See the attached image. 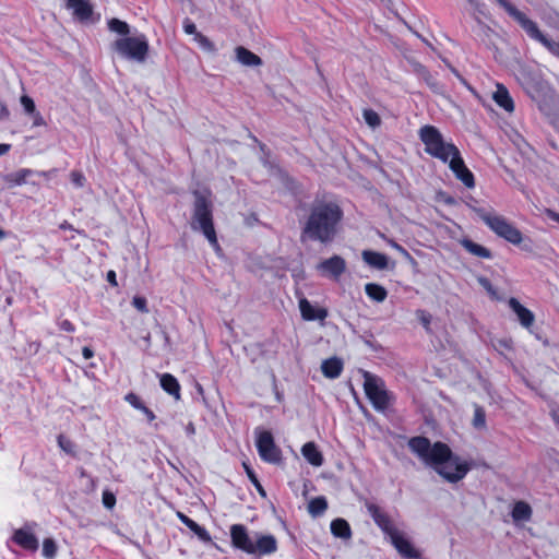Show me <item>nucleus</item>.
Masks as SVG:
<instances>
[{"label":"nucleus","instance_id":"1","mask_svg":"<svg viewBox=\"0 0 559 559\" xmlns=\"http://www.w3.org/2000/svg\"><path fill=\"white\" fill-rule=\"evenodd\" d=\"M409 449L429 467L433 468L449 483H457L469 471V465L454 455L442 442L431 443L425 437H414L408 442Z\"/></svg>","mask_w":559,"mask_h":559},{"label":"nucleus","instance_id":"2","mask_svg":"<svg viewBox=\"0 0 559 559\" xmlns=\"http://www.w3.org/2000/svg\"><path fill=\"white\" fill-rule=\"evenodd\" d=\"M342 216L343 213L335 203L314 205L304 228V236L322 243L332 241Z\"/></svg>","mask_w":559,"mask_h":559},{"label":"nucleus","instance_id":"3","mask_svg":"<svg viewBox=\"0 0 559 559\" xmlns=\"http://www.w3.org/2000/svg\"><path fill=\"white\" fill-rule=\"evenodd\" d=\"M230 537L234 547L249 555L266 556L277 550V542L273 535L258 532L250 535L242 524L231 525Z\"/></svg>","mask_w":559,"mask_h":559},{"label":"nucleus","instance_id":"4","mask_svg":"<svg viewBox=\"0 0 559 559\" xmlns=\"http://www.w3.org/2000/svg\"><path fill=\"white\" fill-rule=\"evenodd\" d=\"M506 11L507 13L513 17L519 25L525 31L527 36H530L533 40L542 44L552 56L559 59V43L552 40L548 36H546L537 26V24L527 17L523 12L518 10L513 4H511L508 0H496Z\"/></svg>","mask_w":559,"mask_h":559},{"label":"nucleus","instance_id":"5","mask_svg":"<svg viewBox=\"0 0 559 559\" xmlns=\"http://www.w3.org/2000/svg\"><path fill=\"white\" fill-rule=\"evenodd\" d=\"M194 210L191 221L193 230L203 233L209 242L218 248L216 233L213 226L212 205L209 199L201 192H194Z\"/></svg>","mask_w":559,"mask_h":559},{"label":"nucleus","instance_id":"6","mask_svg":"<svg viewBox=\"0 0 559 559\" xmlns=\"http://www.w3.org/2000/svg\"><path fill=\"white\" fill-rule=\"evenodd\" d=\"M418 135L425 144V152L443 163H448L459 151L453 143L444 141L440 131L433 126L421 127Z\"/></svg>","mask_w":559,"mask_h":559},{"label":"nucleus","instance_id":"7","mask_svg":"<svg viewBox=\"0 0 559 559\" xmlns=\"http://www.w3.org/2000/svg\"><path fill=\"white\" fill-rule=\"evenodd\" d=\"M474 211L497 236L512 245H520L522 242V233L502 215L483 207H476Z\"/></svg>","mask_w":559,"mask_h":559},{"label":"nucleus","instance_id":"8","mask_svg":"<svg viewBox=\"0 0 559 559\" xmlns=\"http://www.w3.org/2000/svg\"><path fill=\"white\" fill-rule=\"evenodd\" d=\"M115 51L122 58L144 63L148 55V40L144 34L121 37L112 44Z\"/></svg>","mask_w":559,"mask_h":559},{"label":"nucleus","instance_id":"9","mask_svg":"<svg viewBox=\"0 0 559 559\" xmlns=\"http://www.w3.org/2000/svg\"><path fill=\"white\" fill-rule=\"evenodd\" d=\"M364 390L378 412H384L392 402L393 396L385 389L383 380L368 371H364Z\"/></svg>","mask_w":559,"mask_h":559},{"label":"nucleus","instance_id":"10","mask_svg":"<svg viewBox=\"0 0 559 559\" xmlns=\"http://www.w3.org/2000/svg\"><path fill=\"white\" fill-rule=\"evenodd\" d=\"M257 449L260 457L267 463H277L281 460V451L275 445L270 431H257Z\"/></svg>","mask_w":559,"mask_h":559},{"label":"nucleus","instance_id":"11","mask_svg":"<svg viewBox=\"0 0 559 559\" xmlns=\"http://www.w3.org/2000/svg\"><path fill=\"white\" fill-rule=\"evenodd\" d=\"M450 169L453 171L455 177L462 181V183L472 189L475 187V179L473 173L465 166L463 158L461 157L460 151L456 152L449 160H448Z\"/></svg>","mask_w":559,"mask_h":559},{"label":"nucleus","instance_id":"12","mask_svg":"<svg viewBox=\"0 0 559 559\" xmlns=\"http://www.w3.org/2000/svg\"><path fill=\"white\" fill-rule=\"evenodd\" d=\"M450 169L453 171L455 177L462 181V183L472 189L475 187V179L473 173L465 166L463 158L461 157L460 151L456 152L449 160H448Z\"/></svg>","mask_w":559,"mask_h":559},{"label":"nucleus","instance_id":"13","mask_svg":"<svg viewBox=\"0 0 559 559\" xmlns=\"http://www.w3.org/2000/svg\"><path fill=\"white\" fill-rule=\"evenodd\" d=\"M316 269L322 276L338 280L346 270V262L342 257L333 255L321 261Z\"/></svg>","mask_w":559,"mask_h":559},{"label":"nucleus","instance_id":"14","mask_svg":"<svg viewBox=\"0 0 559 559\" xmlns=\"http://www.w3.org/2000/svg\"><path fill=\"white\" fill-rule=\"evenodd\" d=\"M392 545L399 551V554L405 559H419L420 552L417 550L413 544L406 538V536L397 531L390 538Z\"/></svg>","mask_w":559,"mask_h":559},{"label":"nucleus","instance_id":"15","mask_svg":"<svg viewBox=\"0 0 559 559\" xmlns=\"http://www.w3.org/2000/svg\"><path fill=\"white\" fill-rule=\"evenodd\" d=\"M368 513L374 521V523L383 531L385 535L390 538L396 533L399 530L394 526L390 518L376 504L367 506Z\"/></svg>","mask_w":559,"mask_h":559},{"label":"nucleus","instance_id":"16","mask_svg":"<svg viewBox=\"0 0 559 559\" xmlns=\"http://www.w3.org/2000/svg\"><path fill=\"white\" fill-rule=\"evenodd\" d=\"M66 8L80 22H87L93 14V5L90 0H66Z\"/></svg>","mask_w":559,"mask_h":559},{"label":"nucleus","instance_id":"17","mask_svg":"<svg viewBox=\"0 0 559 559\" xmlns=\"http://www.w3.org/2000/svg\"><path fill=\"white\" fill-rule=\"evenodd\" d=\"M13 542L26 550H37L38 540L28 527L19 528L13 534Z\"/></svg>","mask_w":559,"mask_h":559},{"label":"nucleus","instance_id":"18","mask_svg":"<svg viewBox=\"0 0 559 559\" xmlns=\"http://www.w3.org/2000/svg\"><path fill=\"white\" fill-rule=\"evenodd\" d=\"M299 310L302 319L307 321H322L328 317L326 309L313 307L306 298L299 300Z\"/></svg>","mask_w":559,"mask_h":559},{"label":"nucleus","instance_id":"19","mask_svg":"<svg viewBox=\"0 0 559 559\" xmlns=\"http://www.w3.org/2000/svg\"><path fill=\"white\" fill-rule=\"evenodd\" d=\"M509 307L516 314L522 326L528 329L534 323L535 317L531 310L525 308L516 298L509 299Z\"/></svg>","mask_w":559,"mask_h":559},{"label":"nucleus","instance_id":"20","mask_svg":"<svg viewBox=\"0 0 559 559\" xmlns=\"http://www.w3.org/2000/svg\"><path fill=\"white\" fill-rule=\"evenodd\" d=\"M493 100L496 104L503 108L508 112H512L514 110V103L512 97L510 96L508 90L501 85L498 84L497 88L492 95Z\"/></svg>","mask_w":559,"mask_h":559},{"label":"nucleus","instance_id":"21","mask_svg":"<svg viewBox=\"0 0 559 559\" xmlns=\"http://www.w3.org/2000/svg\"><path fill=\"white\" fill-rule=\"evenodd\" d=\"M321 370L324 377L329 379H336L343 371V362L337 357H332L323 360Z\"/></svg>","mask_w":559,"mask_h":559},{"label":"nucleus","instance_id":"22","mask_svg":"<svg viewBox=\"0 0 559 559\" xmlns=\"http://www.w3.org/2000/svg\"><path fill=\"white\" fill-rule=\"evenodd\" d=\"M362 260L377 270H384L388 266L386 255L380 252L365 250L362 251Z\"/></svg>","mask_w":559,"mask_h":559},{"label":"nucleus","instance_id":"23","mask_svg":"<svg viewBox=\"0 0 559 559\" xmlns=\"http://www.w3.org/2000/svg\"><path fill=\"white\" fill-rule=\"evenodd\" d=\"M304 457L313 466L319 467L323 464L322 453L313 442H307L301 448Z\"/></svg>","mask_w":559,"mask_h":559},{"label":"nucleus","instance_id":"24","mask_svg":"<svg viewBox=\"0 0 559 559\" xmlns=\"http://www.w3.org/2000/svg\"><path fill=\"white\" fill-rule=\"evenodd\" d=\"M235 52H236L237 61L240 62L243 66L257 67V66H260L262 63V60H261V58L259 56H257L255 53L251 52L250 50H248L245 47H241V46L237 47Z\"/></svg>","mask_w":559,"mask_h":559},{"label":"nucleus","instance_id":"25","mask_svg":"<svg viewBox=\"0 0 559 559\" xmlns=\"http://www.w3.org/2000/svg\"><path fill=\"white\" fill-rule=\"evenodd\" d=\"M160 386L165 392L179 399L180 385L177 379L170 373H164L160 376Z\"/></svg>","mask_w":559,"mask_h":559},{"label":"nucleus","instance_id":"26","mask_svg":"<svg viewBox=\"0 0 559 559\" xmlns=\"http://www.w3.org/2000/svg\"><path fill=\"white\" fill-rule=\"evenodd\" d=\"M331 533L342 539H349L352 537L350 526L344 519H335L331 522Z\"/></svg>","mask_w":559,"mask_h":559},{"label":"nucleus","instance_id":"27","mask_svg":"<svg viewBox=\"0 0 559 559\" xmlns=\"http://www.w3.org/2000/svg\"><path fill=\"white\" fill-rule=\"evenodd\" d=\"M179 519L201 540H203V542H210L211 540V536H210L209 532L204 527L200 526L197 522H194L193 520H191L190 518H188L187 515H185L182 513H179Z\"/></svg>","mask_w":559,"mask_h":559},{"label":"nucleus","instance_id":"28","mask_svg":"<svg viewBox=\"0 0 559 559\" xmlns=\"http://www.w3.org/2000/svg\"><path fill=\"white\" fill-rule=\"evenodd\" d=\"M365 292H366V295L370 299H372L377 302L384 301L388 296L385 288L383 286L374 284V283L367 284L365 286Z\"/></svg>","mask_w":559,"mask_h":559},{"label":"nucleus","instance_id":"29","mask_svg":"<svg viewBox=\"0 0 559 559\" xmlns=\"http://www.w3.org/2000/svg\"><path fill=\"white\" fill-rule=\"evenodd\" d=\"M33 174L31 169H19L17 171L8 174L5 176V182L10 186H22L26 182L27 178Z\"/></svg>","mask_w":559,"mask_h":559},{"label":"nucleus","instance_id":"30","mask_svg":"<svg viewBox=\"0 0 559 559\" xmlns=\"http://www.w3.org/2000/svg\"><path fill=\"white\" fill-rule=\"evenodd\" d=\"M532 516V508L523 501L514 504L512 510V518L514 521H528Z\"/></svg>","mask_w":559,"mask_h":559},{"label":"nucleus","instance_id":"31","mask_svg":"<svg viewBox=\"0 0 559 559\" xmlns=\"http://www.w3.org/2000/svg\"><path fill=\"white\" fill-rule=\"evenodd\" d=\"M108 29L112 33H116L122 37H128L130 34V26L127 22L121 21L119 19L112 17L107 21Z\"/></svg>","mask_w":559,"mask_h":559},{"label":"nucleus","instance_id":"32","mask_svg":"<svg viewBox=\"0 0 559 559\" xmlns=\"http://www.w3.org/2000/svg\"><path fill=\"white\" fill-rule=\"evenodd\" d=\"M328 509V502L324 497L313 498L308 504V511L312 516L321 515Z\"/></svg>","mask_w":559,"mask_h":559},{"label":"nucleus","instance_id":"33","mask_svg":"<svg viewBox=\"0 0 559 559\" xmlns=\"http://www.w3.org/2000/svg\"><path fill=\"white\" fill-rule=\"evenodd\" d=\"M194 40L198 43L199 47L207 53H216L217 49L213 41H211L203 34H195Z\"/></svg>","mask_w":559,"mask_h":559},{"label":"nucleus","instance_id":"34","mask_svg":"<svg viewBox=\"0 0 559 559\" xmlns=\"http://www.w3.org/2000/svg\"><path fill=\"white\" fill-rule=\"evenodd\" d=\"M465 248L473 254L480 257V258H490V252L487 248L475 243L473 241H466L464 243Z\"/></svg>","mask_w":559,"mask_h":559},{"label":"nucleus","instance_id":"35","mask_svg":"<svg viewBox=\"0 0 559 559\" xmlns=\"http://www.w3.org/2000/svg\"><path fill=\"white\" fill-rule=\"evenodd\" d=\"M57 554V545L53 539L46 538L43 542V556L46 559H53Z\"/></svg>","mask_w":559,"mask_h":559},{"label":"nucleus","instance_id":"36","mask_svg":"<svg viewBox=\"0 0 559 559\" xmlns=\"http://www.w3.org/2000/svg\"><path fill=\"white\" fill-rule=\"evenodd\" d=\"M473 426L476 429H483L486 427V415L485 411L480 406H475Z\"/></svg>","mask_w":559,"mask_h":559},{"label":"nucleus","instance_id":"37","mask_svg":"<svg viewBox=\"0 0 559 559\" xmlns=\"http://www.w3.org/2000/svg\"><path fill=\"white\" fill-rule=\"evenodd\" d=\"M362 116H364V119H365L366 123L369 127L374 129V128L380 126V122H381L380 117L372 109H365L364 112H362Z\"/></svg>","mask_w":559,"mask_h":559},{"label":"nucleus","instance_id":"38","mask_svg":"<svg viewBox=\"0 0 559 559\" xmlns=\"http://www.w3.org/2000/svg\"><path fill=\"white\" fill-rule=\"evenodd\" d=\"M416 317L419 320V322L423 324L425 330L429 332L430 330V322H431V316L425 310H417Z\"/></svg>","mask_w":559,"mask_h":559},{"label":"nucleus","instance_id":"39","mask_svg":"<svg viewBox=\"0 0 559 559\" xmlns=\"http://www.w3.org/2000/svg\"><path fill=\"white\" fill-rule=\"evenodd\" d=\"M21 105L23 106L25 112L32 115L35 114L36 107L34 100L27 95H23L21 97Z\"/></svg>","mask_w":559,"mask_h":559},{"label":"nucleus","instance_id":"40","mask_svg":"<svg viewBox=\"0 0 559 559\" xmlns=\"http://www.w3.org/2000/svg\"><path fill=\"white\" fill-rule=\"evenodd\" d=\"M126 401L133 406L134 408L143 412V409L146 407L141 400L133 393H129L126 395Z\"/></svg>","mask_w":559,"mask_h":559},{"label":"nucleus","instance_id":"41","mask_svg":"<svg viewBox=\"0 0 559 559\" xmlns=\"http://www.w3.org/2000/svg\"><path fill=\"white\" fill-rule=\"evenodd\" d=\"M132 305L134 306V308H136L140 312H143V313H147L148 312V309H147V302H146V299L144 297H141V296H135L133 297L132 299Z\"/></svg>","mask_w":559,"mask_h":559},{"label":"nucleus","instance_id":"42","mask_svg":"<svg viewBox=\"0 0 559 559\" xmlns=\"http://www.w3.org/2000/svg\"><path fill=\"white\" fill-rule=\"evenodd\" d=\"M103 504L107 508V509H112L114 506L116 504V497L112 492L110 491H104L103 492Z\"/></svg>","mask_w":559,"mask_h":559},{"label":"nucleus","instance_id":"43","mask_svg":"<svg viewBox=\"0 0 559 559\" xmlns=\"http://www.w3.org/2000/svg\"><path fill=\"white\" fill-rule=\"evenodd\" d=\"M71 181L72 183L75 186V187H83L84 186V182H85V177L82 173L80 171H72L71 173Z\"/></svg>","mask_w":559,"mask_h":559},{"label":"nucleus","instance_id":"44","mask_svg":"<svg viewBox=\"0 0 559 559\" xmlns=\"http://www.w3.org/2000/svg\"><path fill=\"white\" fill-rule=\"evenodd\" d=\"M58 444L64 452L70 453L73 450L72 442L63 436L58 437Z\"/></svg>","mask_w":559,"mask_h":559},{"label":"nucleus","instance_id":"45","mask_svg":"<svg viewBox=\"0 0 559 559\" xmlns=\"http://www.w3.org/2000/svg\"><path fill=\"white\" fill-rule=\"evenodd\" d=\"M183 29L189 35H194L195 36V34H200L197 31L195 24L193 22H191L190 20H188V19L183 22Z\"/></svg>","mask_w":559,"mask_h":559},{"label":"nucleus","instance_id":"46","mask_svg":"<svg viewBox=\"0 0 559 559\" xmlns=\"http://www.w3.org/2000/svg\"><path fill=\"white\" fill-rule=\"evenodd\" d=\"M389 245L395 249L400 254H402L403 257L405 258H411L409 253L407 252V250L405 248H403L401 245H399L397 242H395L394 240H389Z\"/></svg>","mask_w":559,"mask_h":559},{"label":"nucleus","instance_id":"47","mask_svg":"<svg viewBox=\"0 0 559 559\" xmlns=\"http://www.w3.org/2000/svg\"><path fill=\"white\" fill-rule=\"evenodd\" d=\"M243 467L246 469V473H247L249 479L252 481V484L254 486H259V480H258L254 472L246 463H243Z\"/></svg>","mask_w":559,"mask_h":559},{"label":"nucleus","instance_id":"48","mask_svg":"<svg viewBox=\"0 0 559 559\" xmlns=\"http://www.w3.org/2000/svg\"><path fill=\"white\" fill-rule=\"evenodd\" d=\"M32 116H33V126L34 127H40V126L45 124V120L38 111H35V114H32Z\"/></svg>","mask_w":559,"mask_h":559},{"label":"nucleus","instance_id":"49","mask_svg":"<svg viewBox=\"0 0 559 559\" xmlns=\"http://www.w3.org/2000/svg\"><path fill=\"white\" fill-rule=\"evenodd\" d=\"M478 282L489 294L495 295V290L487 278L480 277Z\"/></svg>","mask_w":559,"mask_h":559},{"label":"nucleus","instance_id":"50","mask_svg":"<svg viewBox=\"0 0 559 559\" xmlns=\"http://www.w3.org/2000/svg\"><path fill=\"white\" fill-rule=\"evenodd\" d=\"M60 329L66 332H74V325L69 320L61 321Z\"/></svg>","mask_w":559,"mask_h":559},{"label":"nucleus","instance_id":"51","mask_svg":"<svg viewBox=\"0 0 559 559\" xmlns=\"http://www.w3.org/2000/svg\"><path fill=\"white\" fill-rule=\"evenodd\" d=\"M546 215L549 219L554 221V222H557L559 224V214L556 213L555 211L552 210H547L546 211Z\"/></svg>","mask_w":559,"mask_h":559},{"label":"nucleus","instance_id":"52","mask_svg":"<svg viewBox=\"0 0 559 559\" xmlns=\"http://www.w3.org/2000/svg\"><path fill=\"white\" fill-rule=\"evenodd\" d=\"M82 355L85 359H90L94 356V352L90 347H83Z\"/></svg>","mask_w":559,"mask_h":559},{"label":"nucleus","instance_id":"53","mask_svg":"<svg viewBox=\"0 0 559 559\" xmlns=\"http://www.w3.org/2000/svg\"><path fill=\"white\" fill-rule=\"evenodd\" d=\"M185 431L188 436H193L195 433L194 425L192 423H188L185 427Z\"/></svg>","mask_w":559,"mask_h":559},{"label":"nucleus","instance_id":"54","mask_svg":"<svg viewBox=\"0 0 559 559\" xmlns=\"http://www.w3.org/2000/svg\"><path fill=\"white\" fill-rule=\"evenodd\" d=\"M11 150L10 144L0 143V156L5 155Z\"/></svg>","mask_w":559,"mask_h":559},{"label":"nucleus","instance_id":"55","mask_svg":"<svg viewBox=\"0 0 559 559\" xmlns=\"http://www.w3.org/2000/svg\"><path fill=\"white\" fill-rule=\"evenodd\" d=\"M107 281L112 284V285H117V282H116V273L114 271H109L107 273Z\"/></svg>","mask_w":559,"mask_h":559},{"label":"nucleus","instance_id":"56","mask_svg":"<svg viewBox=\"0 0 559 559\" xmlns=\"http://www.w3.org/2000/svg\"><path fill=\"white\" fill-rule=\"evenodd\" d=\"M142 413L147 417L150 421H153L155 419L154 413L147 407H145Z\"/></svg>","mask_w":559,"mask_h":559},{"label":"nucleus","instance_id":"57","mask_svg":"<svg viewBox=\"0 0 559 559\" xmlns=\"http://www.w3.org/2000/svg\"><path fill=\"white\" fill-rule=\"evenodd\" d=\"M255 487H257L258 491H259L261 495H263V496L265 495V492H264V490H263V488H262V486H261V484H260V483H259V486H255Z\"/></svg>","mask_w":559,"mask_h":559},{"label":"nucleus","instance_id":"58","mask_svg":"<svg viewBox=\"0 0 559 559\" xmlns=\"http://www.w3.org/2000/svg\"><path fill=\"white\" fill-rule=\"evenodd\" d=\"M255 487H257L258 491H259L261 495H263V496L265 495V492H264V490H263V488H262V486H261V484H260V483H259V486H255Z\"/></svg>","mask_w":559,"mask_h":559},{"label":"nucleus","instance_id":"59","mask_svg":"<svg viewBox=\"0 0 559 559\" xmlns=\"http://www.w3.org/2000/svg\"><path fill=\"white\" fill-rule=\"evenodd\" d=\"M7 236L5 231L0 228V240H2Z\"/></svg>","mask_w":559,"mask_h":559},{"label":"nucleus","instance_id":"60","mask_svg":"<svg viewBox=\"0 0 559 559\" xmlns=\"http://www.w3.org/2000/svg\"><path fill=\"white\" fill-rule=\"evenodd\" d=\"M500 344H501V347H508L509 346L507 341H501Z\"/></svg>","mask_w":559,"mask_h":559},{"label":"nucleus","instance_id":"61","mask_svg":"<svg viewBox=\"0 0 559 559\" xmlns=\"http://www.w3.org/2000/svg\"><path fill=\"white\" fill-rule=\"evenodd\" d=\"M500 344H501V347H508L509 346L507 341H501Z\"/></svg>","mask_w":559,"mask_h":559},{"label":"nucleus","instance_id":"62","mask_svg":"<svg viewBox=\"0 0 559 559\" xmlns=\"http://www.w3.org/2000/svg\"><path fill=\"white\" fill-rule=\"evenodd\" d=\"M469 2H473V0H469Z\"/></svg>","mask_w":559,"mask_h":559}]
</instances>
